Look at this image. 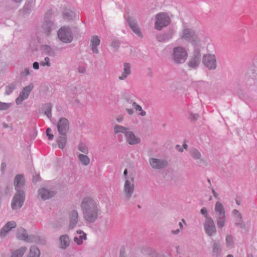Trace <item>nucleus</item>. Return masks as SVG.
Returning <instances> with one entry per match:
<instances>
[{
  "label": "nucleus",
  "mask_w": 257,
  "mask_h": 257,
  "mask_svg": "<svg viewBox=\"0 0 257 257\" xmlns=\"http://www.w3.org/2000/svg\"><path fill=\"white\" fill-rule=\"evenodd\" d=\"M51 132H52V130L50 128H48L46 130L47 136L48 137V139L50 140H52L54 138L53 135H52L51 133Z\"/></svg>",
  "instance_id": "obj_51"
},
{
  "label": "nucleus",
  "mask_w": 257,
  "mask_h": 257,
  "mask_svg": "<svg viewBox=\"0 0 257 257\" xmlns=\"http://www.w3.org/2000/svg\"><path fill=\"white\" fill-rule=\"evenodd\" d=\"M55 192L50 189L41 188L38 191V198L43 200L49 199L54 196Z\"/></svg>",
  "instance_id": "obj_18"
},
{
  "label": "nucleus",
  "mask_w": 257,
  "mask_h": 257,
  "mask_svg": "<svg viewBox=\"0 0 257 257\" xmlns=\"http://www.w3.org/2000/svg\"><path fill=\"white\" fill-rule=\"evenodd\" d=\"M124 137L126 143L130 145H138L141 142V139L130 130L128 131Z\"/></svg>",
  "instance_id": "obj_20"
},
{
  "label": "nucleus",
  "mask_w": 257,
  "mask_h": 257,
  "mask_svg": "<svg viewBox=\"0 0 257 257\" xmlns=\"http://www.w3.org/2000/svg\"><path fill=\"white\" fill-rule=\"evenodd\" d=\"M12 105L11 103H4L0 102V109L2 110H6L9 108Z\"/></svg>",
  "instance_id": "obj_46"
},
{
  "label": "nucleus",
  "mask_w": 257,
  "mask_h": 257,
  "mask_svg": "<svg viewBox=\"0 0 257 257\" xmlns=\"http://www.w3.org/2000/svg\"><path fill=\"white\" fill-rule=\"evenodd\" d=\"M225 245L228 248H232L234 246V237L231 234H227L225 236Z\"/></svg>",
  "instance_id": "obj_36"
},
{
  "label": "nucleus",
  "mask_w": 257,
  "mask_h": 257,
  "mask_svg": "<svg viewBox=\"0 0 257 257\" xmlns=\"http://www.w3.org/2000/svg\"><path fill=\"white\" fill-rule=\"evenodd\" d=\"M205 232L209 236H212L216 233V228L213 219L211 217H207L203 224Z\"/></svg>",
  "instance_id": "obj_11"
},
{
  "label": "nucleus",
  "mask_w": 257,
  "mask_h": 257,
  "mask_svg": "<svg viewBox=\"0 0 257 257\" xmlns=\"http://www.w3.org/2000/svg\"><path fill=\"white\" fill-rule=\"evenodd\" d=\"M212 193L213 194V195L216 198H218V194L214 190V189L212 188H211Z\"/></svg>",
  "instance_id": "obj_56"
},
{
  "label": "nucleus",
  "mask_w": 257,
  "mask_h": 257,
  "mask_svg": "<svg viewBox=\"0 0 257 257\" xmlns=\"http://www.w3.org/2000/svg\"><path fill=\"white\" fill-rule=\"evenodd\" d=\"M149 162L150 165L154 169H163L168 166L167 160L164 159L150 158Z\"/></svg>",
  "instance_id": "obj_14"
},
{
  "label": "nucleus",
  "mask_w": 257,
  "mask_h": 257,
  "mask_svg": "<svg viewBox=\"0 0 257 257\" xmlns=\"http://www.w3.org/2000/svg\"><path fill=\"white\" fill-rule=\"evenodd\" d=\"M70 240L68 234H63L59 237V247L65 249L70 245Z\"/></svg>",
  "instance_id": "obj_28"
},
{
  "label": "nucleus",
  "mask_w": 257,
  "mask_h": 257,
  "mask_svg": "<svg viewBox=\"0 0 257 257\" xmlns=\"http://www.w3.org/2000/svg\"><path fill=\"white\" fill-rule=\"evenodd\" d=\"M199 115L197 113H193L192 112L189 113L188 119L192 121H194L198 119Z\"/></svg>",
  "instance_id": "obj_47"
},
{
  "label": "nucleus",
  "mask_w": 257,
  "mask_h": 257,
  "mask_svg": "<svg viewBox=\"0 0 257 257\" xmlns=\"http://www.w3.org/2000/svg\"><path fill=\"white\" fill-rule=\"evenodd\" d=\"M28 2L31 5L34 6L35 5L36 0H27Z\"/></svg>",
  "instance_id": "obj_58"
},
{
  "label": "nucleus",
  "mask_w": 257,
  "mask_h": 257,
  "mask_svg": "<svg viewBox=\"0 0 257 257\" xmlns=\"http://www.w3.org/2000/svg\"><path fill=\"white\" fill-rule=\"evenodd\" d=\"M171 56L175 64H181L186 61L188 54L187 50L185 47L179 46L173 48Z\"/></svg>",
  "instance_id": "obj_2"
},
{
  "label": "nucleus",
  "mask_w": 257,
  "mask_h": 257,
  "mask_svg": "<svg viewBox=\"0 0 257 257\" xmlns=\"http://www.w3.org/2000/svg\"><path fill=\"white\" fill-rule=\"evenodd\" d=\"M42 51L49 56H54L55 52L54 50L50 46L44 45L42 46Z\"/></svg>",
  "instance_id": "obj_40"
},
{
  "label": "nucleus",
  "mask_w": 257,
  "mask_h": 257,
  "mask_svg": "<svg viewBox=\"0 0 257 257\" xmlns=\"http://www.w3.org/2000/svg\"><path fill=\"white\" fill-rule=\"evenodd\" d=\"M27 250V247L22 246L12 252L11 257H22Z\"/></svg>",
  "instance_id": "obj_37"
},
{
  "label": "nucleus",
  "mask_w": 257,
  "mask_h": 257,
  "mask_svg": "<svg viewBox=\"0 0 257 257\" xmlns=\"http://www.w3.org/2000/svg\"><path fill=\"white\" fill-rule=\"evenodd\" d=\"M120 45V43L117 40H113L110 46L115 49H117Z\"/></svg>",
  "instance_id": "obj_49"
},
{
  "label": "nucleus",
  "mask_w": 257,
  "mask_h": 257,
  "mask_svg": "<svg viewBox=\"0 0 257 257\" xmlns=\"http://www.w3.org/2000/svg\"><path fill=\"white\" fill-rule=\"evenodd\" d=\"M189 153L193 160L196 161L199 160V162L201 163H204L205 162L201 152H200V151L197 149L195 148L191 149Z\"/></svg>",
  "instance_id": "obj_27"
},
{
  "label": "nucleus",
  "mask_w": 257,
  "mask_h": 257,
  "mask_svg": "<svg viewBox=\"0 0 257 257\" xmlns=\"http://www.w3.org/2000/svg\"><path fill=\"white\" fill-rule=\"evenodd\" d=\"M57 28L56 24L49 19H45L42 26V32L47 36H50Z\"/></svg>",
  "instance_id": "obj_13"
},
{
  "label": "nucleus",
  "mask_w": 257,
  "mask_h": 257,
  "mask_svg": "<svg viewBox=\"0 0 257 257\" xmlns=\"http://www.w3.org/2000/svg\"><path fill=\"white\" fill-rule=\"evenodd\" d=\"M125 111L130 115H133L135 112L134 109L132 108H126Z\"/></svg>",
  "instance_id": "obj_54"
},
{
  "label": "nucleus",
  "mask_w": 257,
  "mask_h": 257,
  "mask_svg": "<svg viewBox=\"0 0 257 257\" xmlns=\"http://www.w3.org/2000/svg\"><path fill=\"white\" fill-rule=\"evenodd\" d=\"M33 67L35 70H38L39 68V63L37 62H35L33 64Z\"/></svg>",
  "instance_id": "obj_55"
},
{
  "label": "nucleus",
  "mask_w": 257,
  "mask_h": 257,
  "mask_svg": "<svg viewBox=\"0 0 257 257\" xmlns=\"http://www.w3.org/2000/svg\"><path fill=\"white\" fill-rule=\"evenodd\" d=\"M170 23L169 16L163 13L157 14L155 18V28L158 30H161L163 28L167 26Z\"/></svg>",
  "instance_id": "obj_7"
},
{
  "label": "nucleus",
  "mask_w": 257,
  "mask_h": 257,
  "mask_svg": "<svg viewBox=\"0 0 257 257\" xmlns=\"http://www.w3.org/2000/svg\"><path fill=\"white\" fill-rule=\"evenodd\" d=\"M256 67L255 65H253L250 66L247 72H246V77L248 79V81L249 80H252L253 83H249L250 85L255 83V80L256 79L257 73L256 72Z\"/></svg>",
  "instance_id": "obj_25"
},
{
  "label": "nucleus",
  "mask_w": 257,
  "mask_h": 257,
  "mask_svg": "<svg viewBox=\"0 0 257 257\" xmlns=\"http://www.w3.org/2000/svg\"><path fill=\"white\" fill-rule=\"evenodd\" d=\"M235 225L239 227L240 228H245V223L242 219L235 222Z\"/></svg>",
  "instance_id": "obj_50"
},
{
  "label": "nucleus",
  "mask_w": 257,
  "mask_h": 257,
  "mask_svg": "<svg viewBox=\"0 0 257 257\" xmlns=\"http://www.w3.org/2000/svg\"><path fill=\"white\" fill-rule=\"evenodd\" d=\"M176 148L178 149V151L180 152H182L183 151V149L182 147H180L179 145H176Z\"/></svg>",
  "instance_id": "obj_59"
},
{
  "label": "nucleus",
  "mask_w": 257,
  "mask_h": 257,
  "mask_svg": "<svg viewBox=\"0 0 257 257\" xmlns=\"http://www.w3.org/2000/svg\"><path fill=\"white\" fill-rule=\"evenodd\" d=\"M76 154L77 155L79 161L82 165L87 166L90 164V159L86 155L87 154H82L80 153H77Z\"/></svg>",
  "instance_id": "obj_34"
},
{
  "label": "nucleus",
  "mask_w": 257,
  "mask_h": 257,
  "mask_svg": "<svg viewBox=\"0 0 257 257\" xmlns=\"http://www.w3.org/2000/svg\"><path fill=\"white\" fill-rule=\"evenodd\" d=\"M40 252L39 249L35 246H32L30 248L28 257H39Z\"/></svg>",
  "instance_id": "obj_41"
},
{
  "label": "nucleus",
  "mask_w": 257,
  "mask_h": 257,
  "mask_svg": "<svg viewBox=\"0 0 257 257\" xmlns=\"http://www.w3.org/2000/svg\"><path fill=\"white\" fill-rule=\"evenodd\" d=\"M201 54L199 50H194L192 57L188 62V65L189 67L195 69L197 68L200 63Z\"/></svg>",
  "instance_id": "obj_17"
},
{
  "label": "nucleus",
  "mask_w": 257,
  "mask_h": 257,
  "mask_svg": "<svg viewBox=\"0 0 257 257\" xmlns=\"http://www.w3.org/2000/svg\"><path fill=\"white\" fill-rule=\"evenodd\" d=\"M57 127L60 135H66L69 130L68 120L64 118H61L57 123Z\"/></svg>",
  "instance_id": "obj_16"
},
{
  "label": "nucleus",
  "mask_w": 257,
  "mask_h": 257,
  "mask_svg": "<svg viewBox=\"0 0 257 257\" xmlns=\"http://www.w3.org/2000/svg\"><path fill=\"white\" fill-rule=\"evenodd\" d=\"M6 167V164L5 163H2L1 164V170H4Z\"/></svg>",
  "instance_id": "obj_62"
},
{
  "label": "nucleus",
  "mask_w": 257,
  "mask_h": 257,
  "mask_svg": "<svg viewBox=\"0 0 257 257\" xmlns=\"http://www.w3.org/2000/svg\"><path fill=\"white\" fill-rule=\"evenodd\" d=\"M25 178L24 176L22 174L17 175L14 181L15 188L16 191H24L22 187L25 185Z\"/></svg>",
  "instance_id": "obj_22"
},
{
  "label": "nucleus",
  "mask_w": 257,
  "mask_h": 257,
  "mask_svg": "<svg viewBox=\"0 0 257 257\" xmlns=\"http://www.w3.org/2000/svg\"><path fill=\"white\" fill-rule=\"evenodd\" d=\"M195 32L193 29L184 26L179 33V37L180 40L191 43Z\"/></svg>",
  "instance_id": "obj_9"
},
{
  "label": "nucleus",
  "mask_w": 257,
  "mask_h": 257,
  "mask_svg": "<svg viewBox=\"0 0 257 257\" xmlns=\"http://www.w3.org/2000/svg\"><path fill=\"white\" fill-rule=\"evenodd\" d=\"M31 72H32V70H30L28 68H25L22 72V75L23 76H27L30 75Z\"/></svg>",
  "instance_id": "obj_53"
},
{
  "label": "nucleus",
  "mask_w": 257,
  "mask_h": 257,
  "mask_svg": "<svg viewBox=\"0 0 257 257\" xmlns=\"http://www.w3.org/2000/svg\"><path fill=\"white\" fill-rule=\"evenodd\" d=\"M25 199V195L24 191H17L13 198L11 207L13 209L17 210L22 207Z\"/></svg>",
  "instance_id": "obj_8"
},
{
  "label": "nucleus",
  "mask_w": 257,
  "mask_h": 257,
  "mask_svg": "<svg viewBox=\"0 0 257 257\" xmlns=\"http://www.w3.org/2000/svg\"><path fill=\"white\" fill-rule=\"evenodd\" d=\"M122 120L123 117L122 116L118 117L116 118V121L119 123L121 122Z\"/></svg>",
  "instance_id": "obj_61"
},
{
  "label": "nucleus",
  "mask_w": 257,
  "mask_h": 257,
  "mask_svg": "<svg viewBox=\"0 0 257 257\" xmlns=\"http://www.w3.org/2000/svg\"><path fill=\"white\" fill-rule=\"evenodd\" d=\"M179 226H180V229H183V225L182 223V222H180L179 223Z\"/></svg>",
  "instance_id": "obj_64"
},
{
  "label": "nucleus",
  "mask_w": 257,
  "mask_h": 257,
  "mask_svg": "<svg viewBox=\"0 0 257 257\" xmlns=\"http://www.w3.org/2000/svg\"><path fill=\"white\" fill-rule=\"evenodd\" d=\"M76 233L79 236L78 237L74 236L73 240L77 244L81 245L83 243V240H87V234L83 231L80 229L77 230Z\"/></svg>",
  "instance_id": "obj_29"
},
{
  "label": "nucleus",
  "mask_w": 257,
  "mask_h": 257,
  "mask_svg": "<svg viewBox=\"0 0 257 257\" xmlns=\"http://www.w3.org/2000/svg\"><path fill=\"white\" fill-rule=\"evenodd\" d=\"M80 207L86 223L92 224L97 220L101 211L98 200L90 196L85 197L81 201Z\"/></svg>",
  "instance_id": "obj_1"
},
{
  "label": "nucleus",
  "mask_w": 257,
  "mask_h": 257,
  "mask_svg": "<svg viewBox=\"0 0 257 257\" xmlns=\"http://www.w3.org/2000/svg\"><path fill=\"white\" fill-rule=\"evenodd\" d=\"M130 103L132 104L133 109L138 115H141V116H145L146 115L147 112L143 109L141 105L138 104L136 102L133 101H131Z\"/></svg>",
  "instance_id": "obj_32"
},
{
  "label": "nucleus",
  "mask_w": 257,
  "mask_h": 257,
  "mask_svg": "<svg viewBox=\"0 0 257 257\" xmlns=\"http://www.w3.org/2000/svg\"><path fill=\"white\" fill-rule=\"evenodd\" d=\"M123 176L124 181L126 180L127 179H129L130 178H135V175L133 174V173H131L129 175H128V171H127V169H125L124 170L123 173Z\"/></svg>",
  "instance_id": "obj_44"
},
{
  "label": "nucleus",
  "mask_w": 257,
  "mask_h": 257,
  "mask_svg": "<svg viewBox=\"0 0 257 257\" xmlns=\"http://www.w3.org/2000/svg\"><path fill=\"white\" fill-rule=\"evenodd\" d=\"M174 33L173 31H171L164 34L158 35L156 38L159 42H166L172 38Z\"/></svg>",
  "instance_id": "obj_31"
},
{
  "label": "nucleus",
  "mask_w": 257,
  "mask_h": 257,
  "mask_svg": "<svg viewBox=\"0 0 257 257\" xmlns=\"http://www.w3.org/2000/svg\"><path fill=\"white\" fill-rule=\"evenodd\" d=\"M17 226V224L14 221H11L7 222L1 229L0 231V236L4 237L7 233L10 231L13 228H15Z\"/></svg>",
  "instance_id": "obj_24"
},
{
  "label": "nucleus",
  "mask_w": 257,
  "mask_h": 257,
  "mask_svg": "<svg viewBox=\"0 0 257 257\" xmlns=\"http://www.w3.org/2000/svg\"><path fill=\"white\" fill-rule=\"evenodd\" d=\"M69 230H72L76 227L79 221V215L77 210L72 209L69 212Z\"/></svg>",
  "instance_id": "obj_12"
},
{
  "label": "nucleus",
  "mask_w": 257,
  "mask_h": 257,
  "mask_svg": "<svg viewBox=\"0 0 257 257\" xmlns=\"http://www.w3.org/2000/svg\"><path fill=\"white\" fill-rule=\"evenodd\" d=\"M57 142L59 148L63 149L65 147L67 143L66 135H61L57 139Z\"/></svg>",
  "instance_id": "obj_38"
},
{
  "label": "nucleus",
  "mask_w": 257,
  "mask_h": 257,
  "mask_svg": "<svg viewBox=\"0 0 257 257\" xmlns=\"http://www.w3.org/2000/svg\"><path fill=\"white\" fill-rule=\"evenodd\" d=\"M76 17L75 13L70 10H66L63 14V19L67 21H70L74 20Z\"/></svg>",
  "instance_id": "obj_35"
},
{
  "label": "nucleus",
  "mask_w": 257,
  "mask_h": 257,
  "mask_svg": "<svg viewBox=\"0 0 257 257\" xmlns=\"http://www.w3.org/2000/svg\"><path fill=\"white\" fill-rule=\"evenodd\" d=\"M59 39L65 43H69L73 40V37L71 29L66 26L61 27L58 31Z\"/></svg>",
  "instance_id": "obj_6"
},
{
  "label": "nucleus",
  "mask_w": 257,
  "mask_h": 257,
  "mask_svg": "<svg viewBox=\"0 0 257 257\" xmlns=\"http://www.w3.org/2000/svg\"><path fill=\"white\" fill-rule=\"evenodd\" d=\"M135 178L127 179L124 181L122 192L124 199L126 201H129L134 193L135 190Z\"/></svg>",
  "instance_id": "obj_5"
},
{
  "label": "nucleus",
  "mask_w": 257,
  "mask_h": 257,
  "mask_svg": "<svg viewBox=\"0 0 257 257\" xmlns=\"http://www.w3.org/2000/svg\"><path fill=\"white\" fill-rule=\"evenodd\" d=\"M211 247L212 255L213 257H218L222 252L221 242L219 240L213 241Z\"/></svg>",
  "instance_id": "obj_26"
},
{
  "label": "nucleus",
  "mask_w": 257,
  "mask_h": 257,
  "mask_svg": "<svg viewBox=\"0 0 257 257\" xmlns=\"http://www.w3.org/2000/svg\"><path fill=\"white\" fill-rule=\"evenodd\" d=\"M209 41V38L204 33L195 32L191 44L194 50H199L203 48Z\"/></svg>",
  "instance_id": "obj_4"
},
{
  "label": "nucleus",
  "mask_w": 257,
  "mask_h": 257,
  "mask_svg": "<svg viewBox=\"0 0 257 257\" xmlns=\"http://www.w3.org/2000/svg\"><path fill=\"white\" fill-rule=\"evenodd\" d=\"M200 212L202 215H204L205 219H206L207 217H210L208 215L207 210L205 207H203L201 209Z\"/></svg>",
  "instance_id": "obj_52"
},
{
  "label": "nucleus",
  "mask_w": 257,
  "mask_h": 257,
  "mask_svg": "<svg viewBox=\"0 0 257 257\" xmlns=\"http://www.w3.org/2000/svg\"><path fill=\"white\" fill-rule=\"evenodd\" d=\"M100 43V40L97 36L94 35L91 37L90 48L93 54H98L99 53L98 46Z\"/></svg>",
  "instance_id": "obj_23"
},
{
  "label": "nucleus",
  "mask_w": 257,
  "mask_h": 257,
  "mask_svg": "<svg viewBox=\"0 0 257 257\" xmlns=\"http://www.w3.org/2000/svg\"><path fill=\"white\" fill-rule=\"evenodd\" d=\"M232 214L233 217L235 218V222L242 219V216L237 210H236V209L233 210V211L232 212Z\"/></svg>",
  "instance_id": "obj_43"
},
{
  "label": "nucleus",
  "mask_w": 257,
  "mask_h": 257,
  "mask_svg": "<svg viewBox=\"0 0 257 257\" xmlns=\"http://www.w3.org/2000/svg\"><path fill=\"white\" fill-rule=\"evenodd\" d=\"M52 105L51 103H47L43 106V111L44 113L49 118H51L52 117Z\"/></svg>",
  "instance_id": "obj_39"
},
{
  "label": "nucleus",
  "mask_w": 257,
  "mask_h": 257,
  "mask_svg": "<svg viewBox=\"0 0 257 257\" xmlns=\"http://www.w3.org/2000/svg\"><path fill=\"white\" fill-rule=\"evenodd\" d=\"M127 22L134 33L138 37L142 38L143 35L137 21L134 18L130 17L127 19Z\"/></svg>",
  "instance_id": "obj_19"
},
{
  "label": "nucleus",
  "mask_w": 257,
  "mask_h": 257,
  "mask_svg": "<svg viewBox=\"0 0 257 257\" xmlns=\"http://www.w3.org/2000/svg\"><path fill=\"white\" fill-rule=\"evenodd\" d=\"M202 63L209 70H214L217 67L216 58L214 54L204 55L203 57Z\"/></svg>",
  "instance_id": "obj_10"
},
{
  "label": "nucleus",
  "mask_w": 257,
  "mask_h": 257,
  "mask_svg": "<svg viewBox=\"0 0 257 257\" xmlns=\"http://www.w3.org/2000/svg\"><path fill=\"white\" fill-rule=\"evenodd\" d=\"M85 69L83 67L79 68L78 69V72L80 73H83L85 72Z\"/></svg>",
  "instance_id": "obj_60"
},
{
  "label": "nucleus",
  "mask_w": 257,
  "mask_h": 257,
  "mask_svg": "<svg viewBox=\"0 0 257 257\" xmlns=\"http://www.w3.org/2000/svg\"><path fill=\"white\" fill-rule=\"evenodd\" d=\"M131 73V66L128 63H125L123 65V71L121 75L118 77L120 80L125 79L127 76Z\"/></svg>",
  "instance_id": "obj_30"
},
{
  "label": "nucleus",
  "mask_w": 257,
  "mask_h": 257,
  "mask_svg": "<svg viewBox=\"0 0 257 257\" xmlns=\"http://www.w3.org/2000/svg\"><path fill=\"white\" fill-rule=\"evenodd\" d=\"M34 87L33 83L23 88L20 92L18 97L16 99V103L17 105L21 104L22 102L27 99Z\"/></svg>",
  "instance_id": "obj_15"
},
{
  "label": "nucleus",
  "mask_w": 257,
  "mask_h": 257,
  "mask_svg": "<svg viewBox=\"0 0 257 257\" xmlns=\"http://www.w3.org/2000/svg\"><path fill=\"white\" fill-rule=\"evenodd\" d=\"M180 232V229H177L175 230H172L171 231V233H172L173 234L177 235V234H179Z\"/></svg>",
  "instance_id": "obj_57"
},
{
  "label": "nucleus",
  "mask_w": 257,
  "mask_h": 257,
  "mask_svg": "<svg viewBox=\"0 0 257 257\" xmlns=\"http://www.w3.org/2000/svg\"><path fill=\"white\" fill-rule=\"evenodd\" d=\"M40 65L42 66L50 67L51 64L50 58L48 57H46L44 60L40 62Z\"/></svg>",
  "instance_id": "obj_45"
},
{
  "label": "nucleus",
  "mask_w": 257,
  "mask_h": 257,
  "mask_svg": "<svg viewBox=\"0 0 257 257\" xmlns=\"http://www.w3.org/2000/svg\"><path fill=\"white\" fill-rule=\"evenodd\" d=\"M214 211L216 213V222L218 228L225 226L226 220L225 208L220 201H217L215 204Z\"/></svg>",
  "instance_id": "obj_3"
},
{
  "label": "nucleus",
  "mask_w": 257,
  "mask_h": 257,
  "mask_svg": "<svg viewBox=\"0 0 257 257\" xmlns=\"http://www.w3.org/2000/svg\"><path fill=\"white\" fill-rule=\"evenodd\" d=\"M129 130V127L118 124L115 125L113 126V132L115 134H118L119 133L123 134L124 137Z\"/></svg>",
  "instance_id": "obj_33"
},
{
  "label": "nucleus",
  "mask_w": 257,
  "mask_h": 257,
  "mask_svg": "<svg viewBox=\"0 0 257 257\" xmlns=\"http://www.w3.org/2000/svg\"><path fill=\"white\" fill-rule=\"evenodd\" d=\"M17 237L20 240H24L28 242H32L35 240V237L32 235L29 236L26 231L23 228H21L18 230Z\"/></svg>",
  "instance_id": "obj_21"
},
{
  "label": "nucleus",
  "mask_w": 257,
  "mask_h": 257,
  "mask_svg": "<svg viewBox=\"0 0 257 257\" xmlns=\"http://www.w3.org/2000/svg\"><path fill=\"white\" fill-rule=\"evenodd\" d=\"M15 89V87L13 85L6 86L5 94L7 95H10L11 93L13 92Z\"/></svg>",
  "instance_id": "obj_48"
},
{
  "label": "nucleus",
  "mask_w": 257,
  "mask_h": 257,
  "mask_svg": "<svg viewBox=\"0 0 257 257\" xmlns=\"http://www.w3.org/2000/svg\"><path fill=\"white\" fill-rule=\"evenodd\" d=\"M78 150L82 153V154H88L89 150L86 145L83 143H80L77 147Z\"/></svg>",
  "instance_id": "obj_42"
},
{
  "label": "nucleus",
  "mask_w": 257,
  "mask_h": 257,
  "mask_svg": "<svg viewBox=\"0 0 257 257\" xmlns=\"http://www.w3.org/2000/svg\"><path fill=\"white\" fill-rule=\"evenodd\" d=\"M120 257H126L124 252H123L122 251H120Z\"/></svg>",
  "instance_id": "obj_63"
}]
</instances>
